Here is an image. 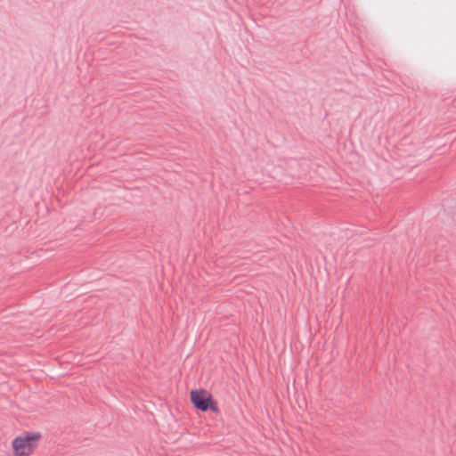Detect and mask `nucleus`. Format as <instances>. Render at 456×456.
Wrapping results in <instances>:
<instances>
[{"instance_id":"nucleus-1","label":"nucleus","mask_w":456,"mask_h":456,"mask_svg":"<svg viewBox=\"0 0 456 456\" xmlns=\"http://www.w3.org/2000/svg\"><path fill=\"white\" fill-rule=\"evenodd\" d=\"M42 435L37 431H25L11 441L12 456H32L37 450Z\"/></svg>"},{"instance_id":"nucleus-2","label":"nucleus","mask_w":456,"mask_h":456,"mask_svg":"<svg viewBox=\"0 0 456 456\" xmlns=\"http://www.w3.org/2000/svg\"><path fill=\"white\" fill-rule=\"evenodd\" d=\"M190 398L198 410L202 411L210 410L215 413L219 411L217 403L213 400L212 395L205 389L191 390Z\"/></svg>"}]
</instances>
